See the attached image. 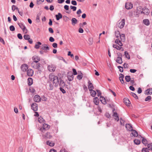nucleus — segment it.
Segmentation results:
<instances>
[{
  "instance_id": "423d86ee",
  "label": "nucleus",
  "mask_w": 152,
  "mask_h": 152,
  "mask_svg": "<svg viewBox=\"0 0 152 152\" xmlns=\"http://www.w3.org/2000/svg\"><path fill=\"white\" fill-rule=\"evenodd\" d=\"M133 7L132 4L130 2H126V3L125 8L127 10H130Z\"/></svg>"
},
{
  "instance_id": "393cba45",
  "label": "nucleus",
  "mask_w": 152,
  "mask_h": 152,
  "mask_svg": "<svg viewBox=\"0 0 152 152\" xmlns=\"http://www.w3.org/2000/svg\"><path fill=\"white\" fill-rule=\"evenodd\" d=\"M115 43L118 44L120 46H122L123 45L121 42V41L120 40L118 39H116L115 42Z\"/></svg>"
},
{
  "instance_id": "4d7b16f0",
  "label": "nucleus",
  "mask_w": 152,
  "mask_h": 152,
  "mask_svg": "<svg viewBox=\"0 0 152 152\" xmlns=\"http://www.w3.org/2000/svg\"><path fill=\"white\" fill-rule=\"evenodd\" d=\"M17 37L19 39H23L22 36L21 34L20 33H18V34Z\"/></svg>"
},
{
  "instance_id": "864d4df0",
  "label": "nucleus",
  "mask_w": 152,
  "mask_h": 152,
  "mask_svg": "<svg viewBox=\"0 0 152 152\" xmlns=\"http://www.w3.org/2000/svg\"><path fill=\"white\" fill-rule=\"evenodd\" d=\"M142 152H149V150L147 148H143L142 150Z\"/></svg>"
},
{
  "instance_id": "13d9d810",
  "label": "nucleus",
  "mask_w": 152,
  "mask_h": 152,
  "mask_svg": "<svg viewBox=\"0 0 152 152\" xmlns=\"http://www.w3.org/2000/svg\"><path fill=\"white\" fill-rule=\"evenodd\" d=\"M72 71H73V73H72V74L74 75H76L77 74V72L76 70L75 69H72Z\"/></svg>"
},
{
  "instance_id": "b1692460",
  "label": "nucleus",
  "mask_w": 152,
  "mask_h": 152,
  "mask_svg": "<svg viewBox=\"0 0 152 152\" xmlns=\"http://www.w3.org/2000/svg\"><path fill=\"white\" fill-rule=\"evenodd\" d=\"M52 137L50 132H47L44 135V137L45 138L50 139Z\"/></svg>"
},
{
  "instance_id": "0eeeda50",
  "label": "nucleus",
  "mask_w": 152,
  "mask_h": 152,
  "mask_svg": "<svg viewBox=\"0 0 152 152\" xmlns=\"http://www.w3.org/2000/svg\"><path fill=\"white\" fill-rule=\"evenodd\" d=\"M67 77L68 80L70 81L72 80L73 79V75L72 72H68L67 73Z\"/></svg>"
},
{
  "instance_id": "de8ad7c7",
  "label": "nucleus",
  "mask_w": 152,
  "mask_h": 152,
  "mask_svg": "<svg viewBox=\"0 0 152 152\" xmlns=\"http://www.w3.org/2000/svg\"><path fill=\"white\" fill-rule=\"evenodd\" d=\"M83 74L82 73H81V74L78 75L77 76V78L79 80L82 79L83 77Z\"/></svg>"
},
{
  "instance_id": "6e6d98bb",
  "label": "nucleus",
  "mask_w": 152,
  "mask_h": 152,
  "mask_svg": "<svg viewBox=\"0 0 152 152\" xmlns=\"http://www.w3.org/2000/svg\"><path fill=\"white\" fill-rule=\"evenodd\" d=\"M96 91L97 92V96H101L102 93L98 89L96 90Z\"/></svg>"
},
{
  "instance_id": "e2e57ef3",
  "label": "nucleus",
  "mask_w": 152,
  "mask_h": 152,
  "mask_svg": "<svg viewBox=\"0 0 152 152\" xmlns=\"http://www.w3.org/2000/svg\"><path fill=\"white\" fill-rule=\"evenodd\" d=\"M82 12L81 10L80 9H79L77 12V14L78 15H78V17H80V14L81 13H82Z\"/></svg>"
},
{
  "instance_id": "c9c22d12",
  "label": "nucleus",
  "mask_w": 152,
  "mask_h": 152,
  "mask_svg": "<svg viewBox=\"0 0 152 152\" xmlns=\"http://www.w3.org/2000/svg\"><path fill=\"white\" fill-rule=\"evenodd\" d=\"M120 37L121 41H124L125 40V37L124 34H122L120 35Z\"/></svg>"
},
{
  "instance_id": "aec40b11",
  "label": "nucleus",
  "mask_w": 152,
  "mask_h": 152,
  "mask_svg": "<svg viewBox=\"0 0 152 152\" xmlns=\"http://www.w3.org/2000/svg\"><path fill=\"white\" fill-rule=\"evenodd\" d=\"M18 24L20 28L22 29L23 31H24L26 30V27H25V25H24L23 24L21 23H18Z\"/></svg>"
},
{
  "instance_id": "0e129e2a",
  "label": "nucleus",
  "mask_w": 152,
  "mask_h": 152,
  "mask_svg": "<svg viewBox=\"0 0 152 152\" xmlns=\"http://www.w3.org/2000/svg\"><path fill=\"white\" fill-rule=\"evenodd\" d=\"M88 41L89 42V44L90 45H91L92 44H93V39L92 38H89L88 39Z\"/></svg>"
},
{
  "instance_id": "7c9ffc66",
  "label": "nucleus",
  "mask_w": 152,
  "mask_h": 152,
  "mask_svg": "<svg viewBox=\"0 0 152 152\" xmlns=\"http://www.w3.org/2000/svg\"><path fill=\"white\" fill-rule=\"evenodd\" d=\"M124 102L126 105L127 106L129 105V104L130 103L129 100L127 98H125L124 99Z\"/></svg>"
},
{
  "instance_id": "4c0bfd02",
  "label": "nucleus",
  "mask_w": 152,
  "mask_h": 152,
  "mask_svg": "<svg viewBox=\"0 0 152 152\" xmlns=\"http://www.w3.org/2000/svg\"><path fill=\"white\" fill-rule=\"evenodd\" d=\"M46 144L47 145L51 147H53L55 143L52 142H50L49 141H47L46 142Z\"/></svg>"
},
{
  "instance_id": "a19ab883",
  "label": "nucleus",
  "mask_w": 152,
  "mask_h": 152,
  "mask_svg": "<svg viewBox=\"0 0 152 152\" xmlns=\"http://www.w3.org/2000/svg\"><path fill=\"white\" fill-rule=\"evenodd\" d=\"M125 79L127 82H129L130 81L131 78L129 75H126L125 77Z\"/></svg>"
},
{
  "instance_id": "39448f33",
  "label": "nucleus",
  "mask_w": 152,
  "mask_h": 152,
  "mask_svg": "<svg viewBox=\"0 0 152 152\" xmlns=\"http://www.w3.org/2000/svg\"><path fill=\"white\" fill-rule=\"evenodd\" d=\"M33 99L34 102H39L41 99L40 96L38 94L35 95Z\"/></svg>"
},
{
  "instance_id": "1a4fd4ad",
  "label": "nucleus",
  "mask_w": 152,
  "mask_h": 152,
  "mask_svg": "<svg viewBox=\"0 0 152 152\" xmlns=\"http://www.w3.org/2000/svg\"><path fill=\"white\" fill-rule=\"evenodd\" d=\"M59 81L58 84L59 85V86L60 87H62L63 88L64 87L65 85V84L64 81L62 80L61 77L59 78Z\"/></svg>"
},
{
  "instance_id": "ddd939ff",
  "label": "nucleus",
  "mask_w": 152,
  "mask_h": 152,
  "mask_svg": "<svg viewBox=\"0 0 152 152\" xmlns=\"http://www.w3.org/2000/svg\"><path fill=\"white\" fill-rule=\"evenodd\" d=\"M100 100L101 102L102 103L104 104H105L107 103V101L106 100L105 98L103 96H101L100 98ZM107 101H108V100H107Z\"/></svg>"
},
{
  "instance_id": "a878e982",
  "label": "nucleus",
  "mask_w": 152,
  "mask_h": 152,
  "mask_svg": "<svg viewBox=\"0 0 152 152\" xmlns=\"http://www.w3.org/2000/svg\"><path fill=\"white\" fill-rule=\"evenodd\" d=\"M132 136L134 137H137L138 136V134L137 132L135 130L133 129L132 131Z\"/></svg>"
},
{
  "instance_id": "c756f323",
  "label": "nucleus",
  "mask_w": 152,
  "mask_h": 152,
  "mask_svg": "<svg viewBox=\"0 0 152 152\" xmlns=\"http://www.w3.org/2000/svg\"><path fill=\"white\" fill-rule=\"evenodd\" d=\"M144 24L146 26H148L150 24V21L148 19H145L143 20Z\"/></svg>"
},
{
  "instance_id": "f3484780",
  "label": "nucleus",
  "mask_w": 152,
  "mask_h": 152,
  "mask_svg": "<svg viewBox=\"0 0 152 152\" xmlns=\"http://www.w3.org/2000/svg\"><path fill=\"white\" fill-rule=\"evenodd\" d=\"M28 85V86H30L33 83V79L31 77H29L27 79Z\"/></svg>"
},
{
  "instance_id": "3c124183",
  "label": "nucleus",
  "mask_w": 152,
  "mask_h": 152,
  "mask_svg": "<svg viewBox=\"0 0 152 152\" xmlns=\"http://www.w3.org/2000/svg\"><path fill=\"white\" fill-rule=\"evenodd\" d=\"M10 29L11 31H14L15 30V28L14 26L11 25L10 27Z\"/></svg>"
},
{
  "instance_id": "bf43d9fd",
  "label": "nucleus",
  "mask_w": 152,
  "mask_h": 152,
  "mask_svg": "<svg viewBox=\"0 0 152 152\" xmlns=\"http://www.w3.org/2000/svg\"><path fill=\"white\" fill-rule=\"evenodd\" d=\"M142 7L141 6H139L137 8V11L136 12H139V11H140L141 10H142Z\"/></svg>"
},
{
  "instance_id": "58836bf2",
  "label": "nucleus",
  "mask_w": 152,
  "mask_h": 152,
  "mask_svg": "<svg viewBox=\"0 0 152 152\" xmlns=\"http://www.w3.org/2000/svg\"><path fill=\"white\" fill-rule=\"evenodd\" d=\"M124 55L125 56V57L128 59H130V55L128 53L127 51H125Z\"/></svg>"
},
{
  "instance_id": "e433bc0d",
  "label": "nucleus",
  "mask_w": 152,
  "mask_h": 152,
  "mask_svg": "<svg viewBox=\"0 0 152 152\" xmlns=\"http://www.w3.org/2000/svg\"><path fill=\"white\" fill-rule=\"evenodd\" d=\"M120 35L121 34H120L119 31H115V36L117 38H119V37H120Z\"/></svg>"
},
{
  "instance_id": "37998d69",
  "label": "nucleus",
  "mask_w": 152,
  "mask_h": 152,
  "mask_svg": "<svg viewBox=\"0 0 152 152\" xmlns=\"http://www.w3.org/2000/svg\"><path fill=\"white\" fill-rule=\"evenodd\" d=\"M131 95L133 96L134 97L135 99H138V96H137L136 94L134 93L131 92Z\"/></svg>"
},
{
  "instance_id": "20e7f679",
  "label": "nucleus",
  "mask_w": 152,
  "mask_h": 152,
  "mask_svg": "<svg viewBox=\"0 0 152 152\" xmlns=\"http://www.w3.org/2000/svg\"><path fill=\"white\" fill-rule=\"evenodd\" d=\"M23 37L25 39L28 40L29 43L31 44L33 43V40L32 39H30V36L28 34H25L24 35Z\"/></svg>"
},
{
  "instance_id": "f704fd0d",
  "label": "nucleus",
  "mask_w": 152,
  "mask_h": 152,
  "mask_svg": "<svg viewBox=\"0 0 152 152\" xmlns=\"http://www.w3.org/2000/svg\"><path fill=\"white\" fill-rule=\"evenodd\" d=\"M116 61L118 63L121 64L123 63L122 58H118L116 60Z\"/></svg>"
},
{
  "instance_id": "5fc2aeb1",
  "label": "nucleus",
  "mask_w": 152,
  "mask_h": 152,
  "mask_svg": "<svg viewBox=\"0 0 152 152\" xmlns=\"http://www.w3.org/2000/svg\"><path fill=\"white\" fill-rule=\"evenodd\" d=\"M62 87H60L59 88L60 90L63 94H65L66 92V91Z\"/></svg>"
},
{
  "instance_id": "f8f14e48",
  "label": "nucleus",
  "mask_w": 152,
  "mask_h": 152,
  "mask_svg": "<svg viewBox=\"0 0 152 152\" xmlns=\"http://www.w3.org/2000/svg\"><path fill=\"white\" fill-rule=\"evenodd\" d=\"M142 10H143L144 14L145 15H148L150 13L149 10L146 7H144L143 8H142Z\"/></svg>"
},
{
  "instance_id": "6ab92c4d",
  "label": "nucleus",
  "mask_w": 152,
  "mask_h": 152,
  "mask_svg": "<svg viewBox=\"0 0 152 152\" xmlns=\"http://www.w3.org/2000/svg\"><path fill=\"white\" fill-rule=\"evenodd\" d=\"M50 126L48 125L47 124H45L43 125V126L42 128H41L40 129V130L42 132H43V131H45V130L46 128H48V126Z\"/></svg>"
},
{
  "instance_id": "473e14b6",
  "label": "nucleus",
  "mask_w": 152,
  "mask_h": 152,
  "mask_svg": "<svg viewBox=\"0 0 152 152\" xmlns=\"http://www.w3.org/2000/svg\"><path fill=\"white\" fill-rule=\"evenodd\" d=\"M42 45V43L40 42H38L36 43V44H35L34 48L37 49H38L39 48V45Z\"/></svg>"
},
{
  "instance_id": "4468645a",
  "label": "nucleus",
  "mask_w": 152,
  "mask_h": 152,
  "mask_svg": "<svg viewBox=\"0 0 152 152\" xmlns=\"http://www.w3.org/2000/svg\"><path fill=\"white\" fill-rule=\"evenodd\" d=\"M127 129L129 131H132L133 129L132 126L130 124H126L125 126Z\"/></svg>"
},
{
  "instance_id": "412c9836",
  "label": "nucleus",
  "mask_w": 152,
  "mask_h": 152,
  "mask_svg": "<svg viewBox=\"0 0 152 152\" xmlns=\"http://www.w3.org/2000/svg\"><path fill=\"white\" fill-rule=\"evenodd\" d=\"M55 17L56 20H58L62 18V15L59 12L58 13V14L55 15Z\"/></svg>"
},
{
  "instance_id": "6e6552de",
  "label": "nucleus",
  "mask_w": 152,
  "mask_h": 152,
  "mask_svg": "<svg viewBox=\"0 0 152 152\" xmlns=\"http://www.w3.org/2000/svg\"><path fill=\"white\" fill-rule=\"evenodd\" d=\"M31 107L33 110L36 111L38 110V104L35 103H33L31 105Z\"/></svg>"
},
{
  "instance_id": "69168bd1",
  "label": "nucleus",
  "mask_w": 152,
  "mask_h": 152,
  "mask_svg": "<svg viewBox=\"0 0 152 152\" xmlns=\"http://www.w3.org/2000/svg\"><path fill=\"white\" fill-rule=\"evenodd\" d=\"M49 40L51 42H53L54 41L55 39L53 37H50L49 38Z\"/></svg>"
},
{
  "instance_id": "774afa93",
  "label": "nucleus",
  "mask_w": 152,
  "mask_h": 152,
  "mask_svg": "<svg viewBox=\"0 0 152 152\" xmlns=\"http://www.w3.org/2000/svg\"><path fill=\"white\" fill-rule=\"evenodd\" d=\"M60 152H68L65 148H62L60 150Z\"/></svg>"
},
{
  "instance_id": "79ce46f5",
  "label": "nucleus",
  "mask_w": 152,
  "mask_h": 152,
  "mask_svg": "<svg viewBox=\"0 0 152 152\" xmlns=\"http://www.w3.org/2000/svg\"><path fill=\"white\" fill-rule=\"evenodd\" d=\"M38 121L40 123H42L43 121H45L44 119L41 116H40V117L38 118Z\"/></svg>"
},
{
  "instance_id": "338daca9",
  "label": "nucleus",
  "mask_w": 152,
  "mask_h": 152,
  "mask_svg": "<svg viewBox=\"0 0 152 152\" xmlns=\"http://www.w3.org/2000/svg\"><path fill=\"white\" fill-rule=\"evenodd\" d=\"M53 76L52 75V74H50L49 75V79L50 81H53Z\"/></svg>"
},
{
  "instance_id": "49530a36",
  "label": "nucleus",
  "mask_w": 152,
  "mask_h": 152,
  "mask_svg": "<svg viewBox=\"0 0 152 152\" xmlns=\"http://www.w3.org/2000/svg\"><path fill=\"white\" fill-rule=\"evenodd\" d=\"M140 14H144V11L143 10H142V11H141V10L140 11H139V12H136V14H135L137 16H138Z\"/></svg>"
},
{
  "instance_id": "f03ea898",
  "label": "nucleus",
  "mask_w": 152,
  "mask_h": 152,
  "mask_svg": "<svg viewBox=\"0 0 152 152\" xmlns=\"http://www.w3.org/2000/svg\"><path fill=\"white\" fill-rule=\"evenodd\" d=\"M59 80L58 79L57 76H53V84H55V87H57L58 86L59 84Z\"/></svg>"
},
{
  "instance_id": "bb28decb",
  "label": "nucleus",
  "mask_w": 152,
  "mask_h": 152,
  "mask_svg": "<svg viewBox=\"0 0 152 152\" xmlns=\"http://www.w3.org/2000/svg\"><path fill=\"white\" fill-rule=\"evenodd\" d=\"M113 116L114 117H116L115 118V120H116L117 121H119V116L118 115V114L116 112H113Z\"/></svg>"
},
{
  "instance_id": "2eb2a0df",
  "label": "nucleus",
  "mask_w": 152,
  "mask_h": 152,
  "mask_svg": "<svg viewBox=\"0 0 152 152\" xmlns=\"http://www.w3.org/2000/svg\"><path fill=\"white\" fill-rule=\"evenodd\" d=\"M145 94L146 95H151L152 94V88H149L145 91Z\"/></svg>"
},
{
  "instance_id": "c03bdc74",
  "label": "nucleus",
  "mask_w": 152,
  "mask_h": 152,
  "mask_svg": "<svg viewBox=\"0 0 152 152\" xmlns=\"http://www.w3.org/2000/svg\"><path fill=\"white\" fill-rule=\"evenodd\" d=\"M148 149L149 150L152 151V143L148 144L147 145Z\"/></svg>"
},
{
  "instance_id": "5701e85b",
  "label": "nucleus",
  "mask_w": 152,
  "mask_h": 152,
  "mask_svg": "<svg viewBox=\"0 0 152 152\" xmlns=\"http://www.w3.org/2000/svg\"><path fill=\"white\" fill-rule=\"evenodd\" d=\"M88 88H89V90L90 91V89H93L94 88V87L92 84V83L91 82V81L89 80L88 82Z\"/></svg>"
},
{
  "instance_id": "f257e3e1",
  "label": "nucleus",
  "mask_w": 152,
  "mask_h": 152,
  "mask_svg": "<svg viewBox=\"0 0 152 152\" xmlns=\"http://www.w3.org/2000/svg\"><path fill=\"white\" fill-rule=\"evenodd\" d=\"M15 10H16L18 11V12L20 16H23V10H22L20 11L18 7H16V6L14 5H12V11H14Z\"/></svg>"
},
{
  "instance_id": "ea45409f",
  "label": "nucleus",
  "mask_w": 152,
  "mask_h": 152,
  "mask_svg": "<svg viewBox=\"0 0 152 152\" xmlns=\"http://www.w3.org/2000/svg\"><path fill=\"white\" fill-rule=\"evenodd\" d=\"M134 142L135 144L138 145L140 144L141 142L140 140L135 139L134 140Z\"/></svg>"
},
{
  "instance_id": "680f3d73",
  "label": "nucleus",
  "mask_w": 152,
  "mask_h": 152,
  "mask_svg": "<svg viewBox=\"0 0 152 152\" xmlns=\"http://www.w3.org/2000/svg\"><path fill=\"white\" fill-rule=\"evenodd\" d=\"M71 4L74 6H76L77 5V3L75 0L72 1Z\"/></svg>"
},
{
  "instance_id": "cd10ccee",
  "label": "nucleus",
  "mask_w": 152,
  "mask_h": 152,
  "mask_svg": "<svg viewBox=\"0 0 152 152\" xmlns=\"http://www.w3.org/2000/svg\"><path fill=\"white\" fill-rule=\"evenodd\" d=\"M89 91H90V93L91 96L93 97H94L95 96L96 94V92L95 91L93 90V89H90Z\"/></svg>"
},
{
  "instance_id": "a18cd8bd",
  "label": "nucleus",
  "mask_w": 152,
  "mask_h": 152,
  "mask_svg": "<svg viewBox=\"0 0 152 152\" xmlns=\"http://www.w3.org/2000/svg\"><path fill=\"white\" fill-rule=\"evenodd\" d=\"M40 64L39 63H37L35 66V69H37L38 70H39L40 67Z\"/></svg>"
},
{
  "instance_id": "c85d7f7f",
  "label": "nucleus",
  "mask_w": 152,
  "mask_h": 152,
  "mask_svg": "<svg viewBox=\"0 0 152 152\" xmlns=\"http://www.w3.org/2000/svg\"><path fill=\"white\" fill-rule=\"evenodd\" d=\"M99 102V99L97 97H95L94 98V102L96 105H98Z\"/></svg>"
},
{
  "instance_id": "2f4dec72",
  "label": "nucleus",
  "mask_w": 152,
  "mask_h": 152,
  "mask_svg": "<svg viewBox=\"0 0 152 152\" xmlns=\"http://www.w3.org/2000/svg\"><path fill=\"white\" fill-rule=\"evenodd\" d=\"M142 143L144 144L145 146L148 145V141L145 138H142Z\"/></svg>"
},
{
  "instance_id": "a211bd4d",
  "label": "nucleus",
  "mask_w": 152,
  "mask_h": 152,
  "mask_svg": "<svg viewBox=\"0 0 152 152\" xmlns=\"http://www.w3.org/2000/svg\"><path fill=\"white\" fill-rule=\"evenodd\" d=\"M72 24L74 26L77 23L78 20L75 18H72L71 20Z\"/></svg>"
},
{
  "instance_id": "4be33fe9",
  "label": "nucleus",
  "mask_w": 152,
  "mask_h": 152,
  "mask_svg": "<svg viewBox=\"0 0 152 152\" xmlns=\"http://www.w3.org/2000/svg\"><path fill=\"white\" fill-rule=\"evenodd\" d=\"M47 45L45 44L42 45L41 47V49L46 50H49V48Z\"/></svg>"
},
{
  "instance_id": "9b49d317",
  "label": "nucleus",
  "mask_w": 152,
  "mask_h": 152,
  "mask_svg": "<svg viewBox=\"0 0 152 152\" xmlns=\"http://www.w3.org/2000/svg\"><path fill=\"white\" fill-rule=\"evenodd\" d=\"M27 74L29 77H31L33 75L34 71L32 69H29L27 71Z\"/></svg>"
},
{
  "instance_id": "72a5a7b5",
  "label": "nucleus",
  "mask_w": 152,
  "mask_h": 152,
  "mask_svg": "<svg viewBox=\"0 0 152 152\" xmlns=\"http://www.w3.org/2000/svg\"><path fill=\"white\" fill-rule=\"evenodd\" d=\"M113 48H116V49L118 50H121V49L122 48V47H120L117 45L113 44Z\"/></svg>"
},
{
  "instance_id": "603ef678",
  "label": "nucleus",
  "mask_w": 152,
  "mask_h": 152,
  "mask_svg": "<svg viewBox=\"0 0 152 152\" xmlns=\"http://www.w3.org/2000/svg\"><path fill=\"white\" fill-rule=\"evenodd\" d=\"M70 8L73 11H75L77 9V7L75 6H70Z\"/></svg>"
},
{
  "instance_id": "8fccbe9b",
  "label": "nucleus",
  "mask_w": 152,
  "mask_h": 152,
  "mask_svg": "<svg viewBox=\"0 0 152 152\" xmlns=\"http://www.w3.org/2000/svg\"><path fill=\"white\" fill-rule=\"evenodd\" d=\"M32 59L33 60H35V59H37V60L39 61L40 60V58L38 56H36V57L34 56L32 57Z\"/></svg>"
},
{
  "instance_id": "7ed1b4c3",
  "label": "nucleus",
  "mask_w": 152,
  "mask_h": 152,
  "mask_svg": "<svg viewBox=\"0 0 152 152\" xmlns=\"http://www.w3.org/2000/svg\"><path fill=\"white\" fill-rule=\"evenodd\" d=\"M125 19H123L121 21L117 24L118 27L120 28H123L125 25Z\"/></svg>"
},
{
  "instance_id": "052dcab7",
  "label": "nucleus",
  "mask_w": 152,
  "mask_h": 152,
  "mask_svg": "<svg viewBox=\"0 0 152 152\" xmlns=\"http://www.w3.org/2000/svg\"><path fill=\"white\" fill-rule=\"evenodd\" d=\"M151 99V97L150 96H148L145 98V101H148L149 100H150Z\"/></svg>"
},
{
  "instance_id": "09e8293b",
  "label": "nucleus",
  "mask_w": 152,
  "mask_h": 152,
  "mask_svg": "<svg viewBox=\"0 0 152 152\" xmlns=\"http://www.w3.org/2000/svg\"><path fill=\"white\" fill-rule=\"evenodd\" d=\"M49 86V90H52L53 89L54 87L52 84L51 83H50Z\"/></svg>"
},
{
  "instance_id": "9d476101",
  "label": "nucleus",
  "mask_w": 152,
  "mask_h": 152,
  "mask_svg": "<svg viewBox=\"0 0 152 152\" xmlns=\"http://www.w3.org/2000/svg\"><path fill=\"white\" fill-rule=\"evenodd\" d=\"M28 68V65L26 64H23L22 65L20 66L21 70L23 72L26 71Z\"/></svg>"
},
{
  "instance_id": "dca6fc26",
  "label": "nucleus",
  "mask_w": 152,
  "mask_h": 152,
  "mask_svg": "<svg viewBox=\"0 0 152 152\" xmlns=\"http://www.w3.org/2000/svg\"><path fill=\"white\" fill-rule=\"evenodd\" d=\"M48 68L49 71L50 72H54L56 68L52 66V65L48 66Z\"/></svg>"
}]
</instances>
